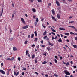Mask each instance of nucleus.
Wrapping results in <instances>:
<instances>
[{"instance_id":"obj_1","label":"nucleus","mask_w":77,"mask_h":77,"mask_svg":"<svg viewBox=\"0 0 77 77\" xmlns=\"http://www.w3.org/2000/svg\"><path fill=\"white\" fill-rule=\"evenodd\" d=\"M64 72L65 74L66 75H70V73H69V72L67 70H64Z\"/></svg>"},{"instance_id":"obj_2","label":"nucleus","mask_w":77,"mask_h":77,"mask_svg":"<svg viewBox=\"0 0 77 77\" xmlns=\"http://www.w3.org/2000/svg\"><path fill=\"white\" fill-rule=\"evenodd\" d=\"M51 18L53 21H57V20L54 16L51 15Z\"/></svg>"},{"instance_id":"obj_3","label":"nucleus","mask_w":77,"mask_h":77,"mask_svg":"<svg viewBox=\"0 0 77 77\" xmlns=\"http://www.w3.org/2000/svg\"><path fill=\"white\" fill-rule=\"evenodd\" d=\"M43 38L44 39H46V41H49V38H48V37H47V36H44Z\"/></svg>"},{"instance_id":"obj_4","label":"nucleus","mask_w":77,"mask_h":77,"mask_svg":"<svg viewBox=\"0 0 77 77\" xmlns=\"http://www.w3.org/2000/svg\"><path fill=\"white\" fill-rule=\"evenodd\" d=\"M63 64H64L65 65H66L67 66H68V65H69V62H67V63H66L65 62L63 61Z\"/></svg>"},{"instance_id":"obj_5","label":"nucleus","mask_w":77,"mask_h":77,"mask_svg":"<svg viewBox=\"0 0 77 77\" xmlns=\"http://www.w3.org/2000/svg\"><path fill=\"white\" fill-rule=\"evenodd\" d=\"M56 4L58 6H60V3H59V2L57 0H56Z\"/></svg>"},{"instance_id":"obj_6","label":"nucleus","mask_w":77,"mask_h":77,"mask_svg":"<svg viewBox=\"0 0 77 77\" xmlns=\"http://www.w3.org/2000/svg\"><path fill=\"white\" fill-rule=\"evenodd\" d=\"M51 11L53 15L54 16V15H55V11H54V10L52 9Z\"/></svg>"},{"instance_id":"obj_7","label":"nucleus","mask_w":77,"mask_h":77,"mask_svg":"<svg viewBox=\"0 0 77 77\" xmlns=\"http://www.w3.org/2000/svg\"><path fill=\"white\" fill-rule=\"evenodd\" d=\"M21 21L22 22V23H23V24H26V23H25V21H24V19H23V18H21Z\"/></svg>"},{"instance_id":"obj_8","label":"nucleus","mask_w":77,"mask_h":77,"mask_svg":"<svg viewBox=\"0 0 77 77\" xmlns=\"http://www.w3.org/2000/svg\"><path fill=\"white\" fill-rule=\"evenodd\" d=\"M14 74L16 75V76H17L18 74H19V72H18L17 73L16 72H14Z\"/></svg>"},{"instance_id":"obj_9","label":"nucleus","mask_w":77,"mask_h":77,"mask_svg":"<svg viewBox=\"0 0 77 77\" xmlns=\"http://www.w3.org/2000/svg\"><path fill=\"white\" fill-rule=\"evenodd\" d=\"M29 27V25H26L25 26H23L22 27L23 29H27Z\"/></svg>"},{"instance_id":"obj_10","label":"nucleus","mask_w":77,"mask_h":77,"mask_svg":"<svg viewBox=\"0 0 77 77\" xmlns=\"http://www.w3.org/2000/svg\"><path fill=\"white\" fill-rule=\"evenodd\" d=\"M0 72L1 73H2L3 74H5V72L2 70H0Z\"/></svg>"},{"instance_id":"obj_11","label":"nucleus","mask_w":77,"mask_h":77,"mask_svg":"<svg viewBox=\"0 0 77 77\" xmlns=\"http://www.w3.org/2000/svg\"><path fill=\"white\" fill-rule=\"evenodd\" d=\"M68 27H71L72 28V29H76V28L74 26H68Z\"/></svg>"},{"instance_id":"obj_12","label":"nucleus","mask_w":77,"mask_h":77,"mask_svg":"<svg viewBox=\"0 0 77 77\" xmlns=\"http://www.w3.org/2000/svg\"><path fill=\"white\" fill-rule=\"evenodd\" d=\"M13 49L14 51H17V48L15 47H13Z\"/></svg>"},{"instance_id":"obj_13","label":"nucleus","mask_w":77,"mask_h":77,"mask_svg":"<svg viewBox=\"0 0 77 77\" xmlns=\"http://www.w3.org/2000/svg\"><path fill=\"white\" fill-rule=\"evenodd\" d=\"M59 30H65V29L63 28H59Z\"/></svg>"},{"instance_id":"obj_14","label":"nucleus","mask_w":77,"mask_h":77,"mask_svg":"<svg viewBox=\"0 0 77 77\" xmlns=\"http://www.w3.org/2000/svg\"><path fill=\"white\" fill-rule=\"evenodd\" d=\"M51 29L52 31H53V32H56V31L54 29H53V28L52 27H51Z\"/></svg>"},{"instance_id":"obj_15","label":"nucleus","mask_w":77,"mask_h":77,"mask_svg":"<svg viewBox=\"0 0 77 77\" xmlns=\"http://www.w3.org/2000/svg\"><path fill=\"white\" fill-rule=\"evenodd\" d=\"M57 17L58 19H60V14H57Z\"/></svg>"},{"instance_id":"obj_16","label":"nucleus","mask_w":77,"mask_h":77,"mask_svg":"<svg viewBox=\"0 0 77 77\" xmlns=\"http://www.w3.org/2000/svg\"><path fill=\"white\" fill-rule=\"evenodd\" d=\"M46 49H47L48 51H50L51 48H50V47L49 46L46 48Z\"/></svg>"},{"instance_id":"obj_17","label":"nucleus","mask_w":77,"mask_h":77,"mask_svg":"<svg viewBox=\"0 0 77 77\" xmlns=\"http://www.w3.org/2000/svg\"><path fill=\"white\" fill-rule=\"evenodd\" d=\"M48 42L49 45H51V46H53V45H53V44H51L50 42H49V41H48Z\"/></svg>"},{"instance_id":"obj_18","label":"nucleus","mask_w":77,"mask_h":77,"mask_svg":"<svg viewBox=\"0 0 77 77\" xmlns=\"http://www.w3.org/2000/svg\"><path fill=\"white\" fill-rule=\"evenodd\" d=\"M57 41L58 42H62V39L61 38H60Z\"/></svg>"},{"instance_id":"obj_19","label":"nucleus","mask_w":77,"mask_h":77,"mask_svg":"<svg viewBox=\"0 0 77 77\" xmlns=\"http://www.w3.org/2000/svg\"><path fill=\"white\" fill-rule=\"evenodd\" d=\"M65 35L66 36H69V34L68 33H65Z\"/></svg>"},{"instance_id":"obj_20","label":"nucleus","mask_w":77,"mask_h":77,"mask_svg":"<svg viewBox=\"0 0 77 77\" xmlns=\"http://www.w3.org/2000/svg\"><path fill=\"white\" fill-rule=\"evenodd\" d=\"M47 32L46 31H45V32H44L43 34V36H45V35H46V33H47Z\"/></svg>"},{"instance_id":"obj_21","label":"nucleus","mask_w":77,"mask_h":77,"mask_svg":"<svg viewBox=\"0 0 77 77\" xmlns=\"http://www.w3.org/2000/svg\"><path fill=\"white\" fill-rule=\"evenodd\" d=\"M73 47H74V48H75L77 49V45H73Z\"/></svg>"},{"instance_id":"obj_22","label":"nucleus","mask_w":77,"mask_h":77,"mask_svg":"<svg viewBox=\"0 0 77 77\" xmlns=\"http://www.w3.org/2000/svg\"><path fill=\"white\" fill-rule=\"evenodd\" d=\"M34 33H35V36H37V32H36V31H35L34 32Z\"/></svg>"},{"instance_id":"obj_23","label":"nucleus","mask_w":77,"mask_h":77,"mask_svg":"<svg viewBox=\"0 0 77 77\" xmlns=\"http://www.w3.org/2000/svg\"><path fill=\"white\" fill-rule=\"evenodd\" d=\"M35 55H34V54H33L32 55V56L31 57H32V59H33V58L34 57H35Z\"/></svg>"},{"instance_id":"obj_24","label":"nucleus","mask_w":77,"mask_h":77,"mask_svg":"<svg viewBox=\"0 0 77 77\" xmlns=\"http://www.w3.org/2000/svg\"><path fill=\"white\" fill-rule=\"evenodd\" d=\"M34 35H35L34 34H31V38H33V37H34Z\"/></svg>"},{"instance_id":"obj_25","label":"nucleus","mask_w":77,"mask_h":77,"mask_svg":"<svg viewBox=\"0 0 77 77\" xmlns=\"http://www.w3.org/2000/svg\"><path fill=\"white\" fill-rule=\"evenodd\" d=\"M27 42H28V41L27 40H26L25 41L24 44L26 45L27 44Z\"/></svg>"},{"instance_id":"obj_26","label":"nucleus","mask_w":77,"mask_h":77,"mask_svg":"<svg viewBox=\"0 0 77 77\" xmlns=\"http://www.w3.org/2000/svg\"><path fill=\"white\" fill-rule=\"evenodd\" d=\"M47 63V62L45 61L42 63V64H46Z\"/></svg>"},{"instance_id":"obj_27","label":"nucleus","mask_w":77,"mask_h":77,"mask_svg":"<svg viewBox=\"0 0 77 77\" xmlns=\"http://www.w3.org/2000/svg\"><path fill=\"white\" fill-rule=\"evenodd\" d=\"M54 61L56 63H57V60L56 59H54Z\"/></svg>"},{"instance_id":"obj_28","label":"nucleus","mask_w":77,"mask_h":77,"mask_svg":"<svg viewBox=\"0 0 77 77\" xmlns=\"http://www.w3.org/2000/svg\"><path fill=\"white\" fill-rule=\"evenodd\" d=\"M32 11L34 12H36V10L35 9L33 8L32 9Z\"/></svg>"},{"instance_id":"obj_29","label":"nucleus","mask_w":77,"mask_h":77,"mask_svg":"<svg viewBox=\"0 0 77 77\" xmlns=\"http://www.w3.org/2000/svg\"><path fill=\"white\" fill-rule=\"evenodd\" d=\"M28 50H26V55H27V54H28Z\"/></svg>"},{"instance_id":"obj_30","label":"nucleus","mask_w":77,"mask_h":77,"mask_svg":"<svg viewBox=\"0 0 77 77\" xmlns=\"http://www.w3.org/2000/svg\"><path fill=\"white\" fill-rule=\"evenodd\" d=\"M74 22V21H72L71 22H69V24H72V23H73Z\"/></svg>"},{"instance_id":"obj_31","label":"nucleus","mask_w":77,"mask_h":77,"mask_svg":"<svg viewBox=\"0 0 77 77\" xmlns=\"http://www.w3.org/2000/svg\"><path fill=\"white\" fill-rule=\"evenodd\" d=\"M35 47V44L32 45L31 46V47Z\"/></svg>"},{"instance_id":"obj_32","label":"nucleus","mask_w":77,"mask_h":77,"mask_svg":"<svg viewBox=\"0 0 77 77\" xmlns=\"http://www.w3.org/2000/svg\"><path fill=\"white\" fill-rule=\"evenodd\" d=\"M36 48H37V50H38V48H39V45H38L37 47H36Z\"/></svg>"},{"instance_id":"obj_33","label":"nucleus","mask_w":77,"mask_h":77,"mask_svg":"<svg viewBox=\"0 0 77 77\" xmlns=\"http://www.w3.org/2000/svg\"><path fill=\"white\" fill-rule=\"evenodd\" d=\"M42 26L44 29H45V28H46V26H44L43 24H42Z\"/></svg>"},{"instance_id":"obj_34","label":"nucleus","mask_w":77,"mask_h":77,"mask_svg":"<svg viewBox=\"0 0 77 77\" xmlns=\"http://www.w3.org/2000/svg\"><path fill=\"white\" fill-rule=\"evenodd\" d=\"M11 59H10L9 58H7L6 60H11Z\"/></svg>"},{"instance_id":"obj_35","label":"nucleus","mask_w":77,"mask_h":77,"mask_svg":"<svg viewBox=\"0 0 77 77\" xmlns=\"http://www.w3.org/2000/svg\"><path fill=\"white\" fill-rule=\"evenodd\" d=\"M34 41H36V42L37 41H38V38H35Z\"/></svg>"},{"instance_id":"obj_36","label":"nucleus","mask_w":77,"mask_h":77,"mask_svg":"<svg viewBox=\"0 0 77 77\" xmlns=\"http://www.w3.org/2000/svg\"><path fill=\"white\" fill-rule=\"evenodd\" d=\"M54 76H55V77H58V75H56V74L54 75Z\"/></svg>"},{"instance_id":"obj_37","label":"nucleus","mask_w":77,"mask_h":77,"mask_svg":"<svg viewBox=\"0 0 77 77\" xmlns=\"http://www.w3.org/2000/svg\"><path fill=\"white\" fill-rule=\"evenodd\" d=\"M2 15H3V13H2L1 12L0 14V17H1Z\"/></svg>"},{"instance_id":"obj_38","label":"nucleus","mask_w":77,"mask_h":77,"mask_svg":"<svg viewBox=\"0 0 77 77\" xmlns=\"http://www.w3.org/2000/svg\"><path fill=\"white\" fill-rule=\"evenodd\" d=\"M36 21L37 22H38V21H39V19H38V18L36 19Z\"/></svg>"},{"instance_id":"obj_39","label":"nucleus","mask_w":77,"mask_h":77,"mask_svg":"<svg viewBox=\"0 0 77 77\" xmlns=\"http://www.w3.org/2000/svg\"><path fill=\"white\" fill-rule=\"evenodd\" d=\"M40 42L41 44H43V42H44L43 41V40H42Z\"/></svg>"},{"instance_id":"obj_40","label":"nucleus","mask_w":77,"mask_h":77,"mask_svg":"<svg viewBox=\"0 0 77 77\" xmlns=\"http://www.w3.org/2000/svg\"><path fill=\"white\" fill-rule=\"evenodd\" d=\"M14 57H13L11 58V60H14Z\"/></svg>"},{"instance_id":"obj_41","label":"nucleus","mask_w":77,"mask_h":77,"mask_svg":"<svg viewBox=\"0 0 77 77\" xmlns=\"http://www.w3.org/2000/svg\"><path fill=\"white\" fill-rule=\"evenodd\" d=\"M22 75H24V72H23L22 73Z\"/></svg>"},{"instance_id":"obj_42","label":"nucleus","mask_w":77,"mask_h":77,"mask_svg":"<svg viewBox=\"0 0 77 77\" xmlns=\"http://www.w3.org/2000/svg\"><path fill=\"white\" fill-rule=\"evenodd\" d=\"M10 33H11L12 32V29H11L10 30Z\"/></svg>"},{"instance_id":"obj_43","label":"nucleus","mask_w":77,"mask_h":77,"mask_svg":"<svg viewBox=\"0 0 77 77\" xmlns=\"http://www.w3.org/2000/svg\"><path fill=\"white\" fill-rule=\"evenodd\" d=\"M37 1L38 2H42V1L41 0H37Z\"/></svg>"},{"instance_id":"obj_44","label":"nucleus","mask_w":77,"mask_h":77,"mask_svg":"<svg viewBox=\"0 0 77 77\" xmlns=\"http://www.w3.org/2000/svg\"><path fill=\"white\" fill-rule=\"evenodd\" d=\"M73 68H74L75 69V68H77V66H73Z\"/></svg>"},{"instance_id":"obj_45","label":"nucleus","mask_w":77,"mask_h":77,"mask_svg":"<svg viewBox=\"0 0 77 77\" xmlns=\"http://www.w3.org/2000/svg\"><path fill=\"white\" fill-rule=\"evenodd\" d=\"M37 23L36 22H35V24H34L35 26H36V25H37Z\"/></svg>"},{"instance_id":"obj_46","label":"nucleus","mask_w":77,"mask_h":77,"mask_svg":"<svg viewBox=\"0 0 77 77\" xmlns=\"http://www.w3.org/2000/svg\"><path fill=\"white\" fill-rule=\"evenodd\" d=\"M70 34H71V35H72V34H73V35H75V34L74 33H73L72 32H70Z\"/></svg>"},{"instance_id":"obj_47","label":"nucleus","mask_w":77,"mask_h":77,"mask_svg":"<svg viewBox=\"0 0 77 77\" xmlns=\"http://www.w3.org/2000/svg\"><path fill=\"white\" fill-rule=\"evenodd\" d=\"M23 70H24V71H26L27 70V69H26V68H24L23 69Z\"/></svg>"},{"instance_id":"obj_48","label":"nucleus","mask_w":77,"mask_h":77,"mask_svg":"<svg viewBox=\"0 0 77 77\" xmlns=\"http://www.w3.org/2000/svg\"><path fill=\"white\" fill-rule=\"evenodd\" d=\"M42 47H44L45 46V45H41Z\"/></svg>"},{"instance_id":"obj_49","label":"nucleus","mask_w":77,"mask_h":77,"mask_svg":"<svg viewBox=\"0 0 77 77\" xmlns=\"http://www.w3.org/2000/svg\"><path fill=\"white\" fill-rule=\"evenodd\" d=\"M55 59H58L57 57L56 56H55Z\"/></svg>"},{"instance_id":"obj_50","label":"nucleus","mask_w":77,"mask_h":77,"mask_svg":"<svg viewBox=\"0 0 77 77\" xmlns=\"http://www.w3.org/2000/svg\"><path fill=\"white\" fill-rule=\"evenodd\" d=\"M43 55H44V56H46V55H47V54L46 53H45V54H43Z\"/></svg>"},{"instance_id":"obj_51","label":"nucleus","mask_w":77,"mask_h":77,"mask_svg":"<svg viewBox=\"0 0 77 77\" xmlns=\"http://www.w3.org/2000/svg\"><path fill=\"white\" fill-rule=\"evenodd\" d=\"M18 60H19V61H20V57L18 58Z\"/></svg>"},{"instance_id":"obj_52","label":"nucleus","mask_w":77,"mask_h":77,"mask_svg":"<svg viewBox=\"0 0 77 77\" xmlns=\"http://www.w3.org/2000/svg\"><path fill=\"white\" fill-rule=\"evenodd\" d=\"M74 38H75V40H76V41H77V37H75Z\"/></svg>"},{"instance_id":"obj_53","label":"nucleus","mask_w":77,"mask_h":77,"mask_svg":"<svg viewBox=\"0 0 77 77\" xmlns=\"http://www.w3.org/2000/svg\"><path fill=\"white\" fill-rule=\"evenodd\" d=\"M48 6H51V3H49L48 4Z\"/></svg>"},{"instance_id":"obj_54","label":"nucleus","mask_w":77,"mask_h":77,"mask_svg":"<svg viewBox=\"0 0 77 77\" xmlns=\"http://www.w3.org/2000/svg\"><path fill=\"white\" fill-rule=\"evenodd\" d=\"M50 65L51 66V65H52V63H50Z\"/></svg>"},{"instance_id":"obj_55","label":"nucleus","mask_w":77,"mask_h":77,"mask_svg":"<svg viewBox=\"0 0 77 77\" xmlns=\"http://www.w3.org/2000/svg\"><path fill=\"white\" fill-rule=\"evenodd\" d=\"M10 40L11 41H12V40H13V38H11L10 39Z\"/></svg>"},{"instance_id":"obj_56","label":"nucleus","mask_w":77,"mask_h":77,"mask_svg":"<svg viewBox=\"0 0 77 77\" xmlns=\"http://www.w3.org/2000/svg\"><path fill=\"white\" fill-rule=\"evenodd\" d=\"M30 2H31V3H33V0H29Z\"/></svg>"},{"instance_id":"obj_57","label":"nucleus","mask_w":77,"mask_h":77,"mask_svg":"<svg viewBox=\"0 0 77 77\" xmlns=\"http://www.w3.org/2000/svg\"><path fill=\"white\" fill-rule=\"evenodd\" d=\"M60 35H61V37H63V35L62 34H61Z\"/></svg>"},{"instance_id":"obj_58","label":"nucleus","mask_w":77,"mask_h":77,"mask_svg":"<svg viewBox=\"0 0 77 77\" xmlns=\"http://www.w3.org/2000/svg\"><path fill=\"white\" fill-rule=\"evenodd\" d=\"M54 39V37L52 36V40H53Z\"/></svg>"},{"instance_id":"obj_59","label":"nucleus","mask_w":77,"mask_h":77,"mask_svg":"<svg viewBox=\"0 0 77 77\" xmlns=\"http://www.w3.org/2000/svg\"><path fill=\"white\" fill-rule=\"evenodd\" d=\"M70 63L72 65V64H73V62H72V61H71Z\"/></svg>"},{"instance_id":"obj_60","label":"nucleus","mask_w":77,"mask_h":77,"mask_svg":"<svg viewBox=\"0 0 77 77\" xmlns=\"http://www.w3.org/2000/svg\"><path fill=\"white\" fill-rule=\"evenodd\" d=\"M14 17V14H12V18H13Z\"/></svg>"},{"instance_id":"obj_61","label":"nucleus","mask_w":77,"mask_h":77,"mask_svg":"<svg viewBox=\"0 0 77 77\" xmlns=\"http://www.w3.org/2000/svg\"><path fill=\"white\" fill-rule=\"evenodd\" d=\"M52 34L53 35H55V33L54 32H52Z\"/></svg>"},{"instance_id":"obj_62","label":"nucleus","mask_w":77,"mask_h":77,"mask_svg":"<svg viewBox=\"0 0 77 77\" xmlns=\"http://www.w3.org/2000/svg\"><path fill=\"white\" fill-rule=\"evenodd\" d=\"M3 8H2V13H3Z\"/></svg>"},{"instance_id":"obj_63","label":"nucleus","mask_w":77,"mask_h":77,"mask_svg":"<svg viewBox=\"0 0 77 77\" xmlns=\"http://www.w3.org/2000/svg\"><path fill=\"white\" fill-rule=\"evenodd\" d=\"M30 35H28V38H30Z\"/></svg>"},{"instance_id":"obj_64","label":"nucleus","mask_w":77,"mask_h":77,"mask_svg":"<svg viewBox=\"0 0 77 77\" xmlns=\"http://www.w3.org/2000/svg\"><path fill=\"white\" fill-rule=\"evenodd\" d=\"M72 18V16H70L69 17V18H70V19H71V18Z\"/></svg>"}]
</instances>
